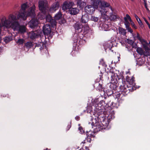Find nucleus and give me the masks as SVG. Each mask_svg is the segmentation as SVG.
I'll return each mask as SVG.
<instances>
[{
    "instance_id": "obj_1",
    "label": "nucleus",
    "mask_w": 150,
    "mask_h": 150,
    "mask_svg": "<svg viewBox=\"0 0 150 150\" xmlns=\"http://www.w3.org/2000/svg\"><path fill=\"white\" fill-rule=\"evenodd\" d=\"M20 18H16L15 14H10L7 18L4 16L0 18V34L1 31V28L4 27L7 28H11L14 31H18L19 33H23L26 32V29L25 26L20 25L18 20Z\"/></svg>"
},
{
    "instance_id": "obj_2",
    "label": "nucleus",
    "mask_w": 150,
    "mask_h": 150,
    "mask_svg": "<svg viewBox=\"0 0 150 150\" xmlns=\"http://www.w3.org/2000/svg\"><path fill=\"white\" fill-rule=\"evenodd\" d=\"M96 108V110L93 112V115L91 116V122H89L88 124H91L92 128L96 127L94 129H97V131H99L102 129L103 126H106L107 124L106 122L107 119L102 111L97 108Z\"/></svg>"
},
{
    "instance_id": "obj_3",
    "label": "nucleus",
    "mask_w": 150,
    "mask_h": 150,
    "mask_svg": "<svg viewBox=\"0 0 150 150\" xmlns=\"http://www.w3.org/2000/svg\"><path fill=\"white\" fill-rule=\"evenodd\" d=\"M127 80L128 83L127 84L124 82L120 87L121 94L124 96L127 95L130 92L136 89L134 78L133 76L131 77H128Z\"/></svg>"
},
{
    "instance_id": "obj_4",
    "label": "nucleus",
    "mask_w": 150,
    "mask_h": 150,
    "mask_svg": "<svg viewBox=\"0 0 150 150\" xmlns=\"http://www.w3.org/2000/svg\"><path fill=\"white\" fill-rule=\"evenodd\" d=\"M75 29L77 31L76 32L80 33L82 32L84 34H86L91 32V30L87 23L82 24L79 23H76L74 25Z\"/></svg>"
},
{
    "instance_id": "obj_5",
    "label": "nucleus",
    "mask_w": 150,
    "mask_h": 150,
    "mask_svg": "<svg viewBox=\"0 0 150 150\" xmlns=\"http://www.w3.org/2000/svg\"><path fill=\"white\" fill-rule=\"evenodd\" d=\"M29 6L28 4V2H25L22 4L21 5V8L18 11L17 13V14L16 15V18H25V13L27 11L26 9L29 8Z\"/></svg>"
},
{
    "instance_id": "obj_6",
    "label": "nucleus",
    "mask_w": 150,
    "mask_h": 150,
    "mask_svg": "<svg viewBox=\"0 0 150 150\" xmlns=\"http://www.w3.org/2000/svg\"><path fill=\"white\" fill-rule=\"evenodd\" d=\"M38 6L42 13L46 12L49 9L48 2L46 0H39L38 1Z\"/></svg>"
},
{
    "instance_id": "obj_7",
    "label": "nucleus",
    "mask_w": 150,
    "mask_h": 150,
    "mask_svg": "<svg viewBox=\"0 0 150 150\" xmlns=\"http://www.w3.org/2000/svg\"><path fill=\"white\" fill-rule=\"evenodd\" d=\"M100 5L99 6V10L102 13L105 14L107 12V10L105 7H110L109 4L103 0H100Z\"/></svg>"
},
{
    "instance_id": "obj_8",
    "label": "nucleus",
    "mask_w": 150,
    "mask_h": 150,
    "mask_svg": "<svg viewBox=\"0 0 150 150\" xmlns=\"http://www.w3.org/2000/svg\"><path fill=\"white\" fill-rule=\"evenodd\" d=\"M35 6L33 5L32 7L29 8L27 11L25 13V17L24 18H22V19L23 20H25L26 19L28 16H30L31 17H34L35 15Z\"/></svg>"
},
{
    "instance_id": "obj_9",
    "label": "nucleus",
    "mask_w": 150,
    "mask_h": 150,
    "mask_svg": "<svg viewBox=\"0 0 150 150\" xmlns=\"http://www.w3.org/2000/svg\"><path fill=\"white\" fill-rule=\"evenodd\" d=\"M111 12L109 13V19L111 21L115 22L117 21L119 18V16L115 13L113 12V9L111 6L110 7Z\"/></svg>"
},
{
    "instance_id": "obj_10",
    "label": "nucleus",
    "mask_w": 150,
    "mask_h": 150,
    "mask_svg": "<svg viewBox=\"0 0 150 150\" xmlns=\"http://www.w3.org/2000/svg\"><path fill=\"white\" fill-rule=\"evenodd\" d=\"M116 71L115 69H110L108 72V74L109 75H110L111 78V80H116V81L117 80L118 78L119 79L118 77V76L117 74L115 73V71Z\"/></svg>"
},
{
    "instance_id": "obj_11",
    "label": "nucleus",
    "mask_w": 150,
    "mask_h": 150,
    "mask_svg": "<svg viewBox=\"0 0 150 150\" xmlns=\"http://www.w3.org/2000/svg\"><path fill=\"white\" fill-rule=\"evenodd\" d=\"M43 31L45 35H47L50 34L51 32V29L49 24H47L43 26Z\"/></svg>"
},
{
    "instance_id": "obj_12",
    "label": "nucleus",
    "mask_w": 150,
    "mask_h": 150,
    "mask_svg": "<svg viewBox=\"0 0 150 150\" xmlns=\"http://www.w3.org/2000/svg\"><path fill=\"white\" fill-rule=\"evenodd\" d=\"M38 21L37 19H32L28 23L29 26L31 28H34L38 26Z\"/></svg>"
},
{
    "instance_id": "obj_13",
    "label": "nucleus",
    "mask_w": 150,
    "mask_h": 150,
    "mask_svg": "<svg viewBox=\"0 0 150 150\" xmlns=\"http://www.w3.org/2000/svg\"><path fill=\"white\" fill-rule=\"evenodd\" d=\"M86 135L87 136V137H86L85 139L81 142V144L86 143L88 142H91L92 139L94 138L95 137L94 136L89 134L87 132H86Z\"/></svg>"
},
{
    "instance_id": "obj_14",
    "label": "nucleus",
    "mask_w": 150,
    "mask_h": 150,
    "mask_svg": "<svg viewBox=\"0 0 150 150\" xmlns=\"http://www.w3.org/2000/svg\"><path fill=\"white\" fill-rule=\"evenodd\" d=\"M59 4L58 2L54 3L51 6L49 9L51 12H53L57 10L59 8Z\"/></svg>"
},
{
    "instance_id": "obj_15",
    "label": "nucleus",
    "mask_w": 150,
    "mask_h": 150,
    "mask_svg": "<svg viewBox=\"0 0 150 150\" xmlns=\"http://www.w3.org/2000/svg\"><path fill=\"white\" fill-rule=\"evenodd\" d=\"M100 2V0H91V4L94 9H97L99 6Z\"/></svg>"
},
{
    "instance_id": "obj_16",
    "label": "nucleus",
    "mask_w": 150,
    "mask_h": 150,
    "mask_svg": "<svg viewBox=\"0 0 150 150\" xmlns=\"http://www.w3.org/2000/svg\"><path fill=\"white\" fill-rule=\"evenodd\" d=\"M69 11L71 15H75L79 13V10L76 7L71 8H69Z\"/></svg>"
},
{
    "instance_id": "obj_17",
    "label": "nucleus",
    "mask_w": 150,
    "mask_h": 150,
    "mask_svg": "<svg viewBox=\"0 0 150 150\" xmlns=\"http://www.w3.org/2000/svg\"><path fill=\"white\" fill-rule=\"evenodd\" d=\"M45 12H44L41 13V15L42 16V19L45 18L47 22H50L52 19V18L50 15H47Z\"/></svg>"
},
{
    "instance_id": "obj_18",
    "label": "nucleus",
    "mask_w": 150,
    "mask_h": 150,
    "mask_svg": "<svg viewBox=\"0 0 150 150\" xmlns=\"http://www.w3.org/2000/svg\"><path fill=\"white\" fill-rule=\"evenodd\" d=\"M88 16L87 14H85L82 15L81 17V22L83 23L86 24L88 21Z\"/></svg>"
},
{
    "instance_id": "obj_19",
    "label": "nucleus",
    "mask_w": 150,
    "mask_h": 150,
    "mask_svg": "<svg viewBox=\"0 0 150 150\" xmlns=\"http://www.w3.org/2000/svg\"><path fill=\"white\" fill-rule=\"evenodd\" d=\"M38 35L36 34V32L33 31L30 32L28 34V37L31 39H34L37 38Z\"/></svg>"
},
{
    "instance_id": "obj_20",
    "label": "nucleus",
    "mask_w": 150,
    "mask_h": 150,
    "mask_svg": "<svg viewBox=\"0 0 150 150\" xmlns=\"http://www.w3.org/2000/svg\"><path fill=\"white\" fill-rule=\"evenodd\" d=\"M143 42H142L143 47L145 51L150 50V48L149 47L148 43L145 41L143 40Z\"/></svg>"
},
{
    "instance_id": "obj_21",
    "label": "nucleus",
    "mask_w": 150,
    "mask_h": 150,
    "mask_svg": "<svg viewBox=\"0 0 150 150\" xmlns=\"http://www.w3.org/2000/svg\"><path fill=\"white\" fill-rule=\"evenodd\" d=\"M93 86L97 90L99 91H102L103 89L102 85L98 82H96L93 85Z\"/></svg>"
},
{
    "instance_id": "obj_22",
    "label": "nucleus",
    "mask_w": 150,
    "mask_h": 150,
    "mask_svg": "<svg viewBox=\"0 0 150 150\" xmlns=\"http://www.w3.org/2000/svg\"><path fill=\"white\" fill-rule=\"evenodd\" d=\"M100 28H101L100 30H102L104 31H108V25L105 23H103L101 25H100Z\"/></svg>"
},
{
    "instance_id": "obj_23",
    "label": "nucleus",
    "mask_w": 150,
    "mask_h": 150,
    "mask_svg": "<svg viewBox=\"0 0 150 150\" xmlns=\"http://www.w3.org/2000/svg\"><path fill=\"white\" fill-rule=\"evenodd\" d=\"M70 8V7L68 2L65 1L63 3L62 6V9L63 10L65 11L68 9L69 10Z\"/></svg>"
},
{
    "instance_id": "obj_24",
    "label": "nucleus",
    "mask_w": 150,
    "mask_h": 150,
    "mask_svg": "<svg viewBox=\"0 0 150 150\" xmlns=\"http://www.w3.org/2000/svg\"><path fill=\"white\" fill-rule=\"evenodd\" d=\"M126 30L122 28H119V32L120 34L123 35H125L126 32Z\"/></svg>"
},
{
    "instance_id": "obj_25",
    "label": "nucleus",
    "mask_w": 150,
    "mask_h": 150,
    "mask_svg": "<svg viewBox=\"0 0 150 150\" xmlns=\"http://www.w3.org/2000/svg\"><path fill=\"white\" fill-rule=\"evenodd\" d=\"M137 51L139 54L141 55L144 54L145 55L144 51L142 48L140 47L137 48Z\"/></svg>"
},
{
    "instance_id": "obj_26",
    "label": "nucleus",
    "mask_w": 150,
    "mask_h": 150,
    "mask_svg": "<svg viewBox=\"0 0 150 150\" xmlns=\"http://www.w3.org/2000/svg\"><path fill=\"white\" fill-rule=\"evenodd\" d=\"M25 46L26 48L29 49L33 46V44L31 42H28L25 43Z\"/></svg>"
},
{
    "instance_id": "obj_27",
    "label": "nucleus",
    "mask_w": 150,
    "mask_h": 150,
    "mask_svg": "<svg viewBox=\"0 0 150 150\" xmlns=\"http://www.w3.org/2000/svg\"><path fill=\"white\" fill-rule=\"evenodd\" d=\"M62 14L60 12H58L54 16L55 19L57 20L60 19L62 17Z\"/></svg>"
},
{
    "instance_id": "obj_28",
    "label": "nucleus",
    "mask_w": 150,
    "mask_h": 150,
    "mask_svg": "<svg viewBox=\"0 0 150 150\" xmlns=\"http://www.w3.org/2000/svg\"><path fill=\"white\" fill-rule=\"evenodd\" d=\"M50 22L52 26L53 27H54L56 25L57 23L56 21L54 19H52Z\"/></svg>"
},
{
    "instance_id": "obj_29",
    "label": "nucleus",
    "mask_w": 150,
    "mask_h": 150,
    "mask_svg": "<svg viewBox=\"0 0 150 150\" xmlns=\"http://www.w3.org/2000/svg\"><path fill=\"white\" fill-rule=\"evenodd\" d=\"M24 42V40L23 39H19L16 41V43L19 45L22 44Z\"/></svg>"
},
{
    "instance_id": "obj_30",
    "label": "nucleus",
    "mask_w": 150,
    "mask_h": 150,
    "mask_svg": "<svg viewBox=\"0 0 150 150\" xmlns=\"http://www.w3.org/2000/svg\"><path fill=\"white\" fill-rule=\"evenodd\" d=\"M12 40V38L11 37H6L4 39V41L6 43H7L9 41H11Z\"/></svg>"
},
{
    "instance_id": "obj_31",
    "label": "nucleus",
    "mask_w": 150,
    "mask_h": 150,
    "mask_svg": "<svg viewBox=\"0 0 150 150\" xmlns=\"http://www.w3.org/2000/svg\"><path fill=\"white\" fill-rule=\"evenodd\" d=\"M92 8H93V6L91 4V5H88L85 7V10L86 11H89L90 10L89 9Z\"/></svg>"
},
{
    "instance_id": "obj_32",
    "label": "nucleus",
    "mask_w": 150,
    "mask_h": 150,
    "mask_svg": "<svg viewBox=\"0 0 150 150\" xmlns=\"http://www.w3.org/2000/svg\"><path fill=\"white\" fill-rule=\"evenodd\" d=\"M91 19L92 21H93L95 22L97 21L98 20V18L97 17H96L94 16H92L91 18Z\"/></svg>"
},
{
    "instance_id": "obj_33",
    "label": "nucleus",
    "mask_w": 150,
    "mask_h": 150,
    "mask_svg": "<svg viewBox=\"0 0 150 150\" xmlns=\"http://www.w3.org/2000/svg\"><path fill=\"white\" fill-rule=\"evenodd\" d=\"M79 130L81 134H82L84 133V130H83V128L81 127H79Z\"/></svg>"
},
{
    "instance_id": "obj_34",
    "label": "nucleus",
    "mask_w": 150,
    "mask_h": 150,
    "mask_svg": "<svg viewBox=\"0 0 150 150\" xmlns=\"http://www.w3.org/2000/svg\"><path fill=\"white\" fill-rule=\"evenodd\" d=\"M77 4L80 7H81V5L82 4V1L81 0H78L77 2Z\"/></svg>"
},
{
    "instance_id": "obj_35",
    "label": "nucleus",
    "mask_w": 150,
    "mask_h": 150,
    "mask_svg": "<svg viewBox=\"0 0 150 150\" xmlns=\"http://www.w3.org/2000/svg\"><path fill=\"white\" fill-rule=\"evenodd\" d=\"M68 3L70 7V8H72L71 7L74 5V3L72 1H71L70 2H68Z\"/></svg>"
},
{
    "instance_id": "obj_36",
    "label": "nucleus",
    "mask_w": 150,
    "mask_h": 150,
    "mask_svg": "<svg viewBox=\"0 0 150 150\" xmlns=\"http://www.w3.org/2000/svg\"><path fill=\"white\" fill-rule=\"evenodd\" d=\"M137 21L139 25L140 26L142 27L143 25V24H142V21H141V20H140V19H139L138 21Z\"/></svg>"
},
{
    "instance_id": "obj_37",
    "label": "nucleus",
    "mask_w": 150,
    "mask_h": 150,
    "mask_svg": "<svg viewBox=\"0 0 150 150\" xmlns=\"http://www.w3.org/2000/svg\"><path fill=\"white\" fill-rule=\"evenodd\" d=\"M125 26L127 29L128 28H130L129 25V23L128 22L126 21V22L125 23Z\"/></svg>"
},
{
    "instance_id": "obj_38",
    "label": "nucleus",
    "mask_w": 150,
    "mask_h": 150,
    "mask_svg": "<svg viewBox=\"0 0 150 150\" xmlns=\"http://www.w3.org/2000/svg\"><path fill=\"white\" fill-rule=\"evenodd\" d=\"M130 16H129L128 15V14H126V17H125L124 18V19H125V21H126L127 20V18L129 19H130Z\"/></svg>"
},
{
    "instance_id": "obj_39",
    "label": "nucleus",
    "mask_w": 150,
    "mask_h": 150,
    "mask_svg": "<svg viewBox=\"0 0 150 150\" xmlns=\"http://www.w3.org/2000/svg\"><path fill=\"white\" fill-rule=\"evenodd\" d=\"M127 29L129 32L131 33H132L133 31L131 28L130 27L129 28H128Z\"/></svg>"
},
{
    "instance_id": "obj_40",
    "label": "nucleus",
    "mask_w": 150,
    "mask_h": 150,
    "mask_svg": "<svg viewBox=\"0 0 150 150\" xmlns=\"http://www.w3.org/2000/svg\"><path fill=\"white\" fill-rule=\"evenodd\" d=\"M42 44V43H40V44H39V43L37 44L36 45L35 47H40V46H41V45Z\"/></svg>"
},
{
    "instance_id": "obj_41",
    "label": "nucleus",
    "mask_w": 150,
    "mask_h": 150,
    "mask_svg": "<svg viewBox=\"0 0 150 150\" xmlns=\"http://www.w3.org/2000/svg\"><path fill=\"white\" fill-rule=\"evenodd\" d=\"M134 16L135 17V18H136V20L137 21H138V19H140V18H139V17H138V16L136 15V14H134Z\"/></svg>"
},
{
    "instance_id": "obj_42",
    "label": "nucleus",
    "mask_w": 150,
    "mask_h": 150,
    "mask_svg": "<svg viewBox=\"0 0 150 150\" xmlns=\"http://www.w3.org/2000/svg\"><path fill=\"white\" fill-rule=\"evenodd\" d=\"M143 18L144 19V21H145V22H146V23L147 24V25L148 24H149V23L148 22V21L145 18Z\"/></svg>"
},
{
    "instance_id": "obj_43",
    "label": "nucleus",
    "mask_w": 150,
    "mask_h": 150,
    "mask_svg": "<svg viewBox=\"0 0 150 150\" xmlns=\"http://www.w3.org/2000/svg\"><path fill=\"white\" fill-rule=\"evenodd\" d=\"M75 119L76 120H79L80 119V117L79 116H77L75 117Z\"/></svg>"
},
{
    "instance_id": "obj_44",
    "label": "nucleus",
    "mask_w": 150,
    "mask_h": 150,
    "mask_svg": "<svg viewBox=\"0 0 150 150\" xmlns=\"http://www.w3.org/2000/svg\"><path fill=\"white\" fill-rule=\"evenodd\" d=\"M71 127V125L70 124L68 125L67 127V130H69Z\"/></svg>"
},
{
    "instance_id": "obj_45",
    "label": "nucleus",
    "mask_w": 150,
    "mask_h": 150,
    "mask_svg": "<svg viewBox=\"0 0 150 150\" xmlns=\"http://www.w3.org/2000/svg\"><path fill=\"white\" fill-rule=\"evenodd\" d=\"M132 25L133 27H134L135 29L137 28V27L133 23H132Z\"/></svg>"
},
{
    "instance_id": "obj_46",
    "label": "nucleus",
    "mask_w": 150,
    "mask_h": 150,
    "mask_svg": "<svg viewBox=\"0 0 150 150\" xmlns=\"http://www.w3.org/2000/svg\"><path fill=\"white\" fill-rule=\"evenodd\" d=\"M144 5H145V8H147V4H146V2L144 1Z\"/></svg>"
},
{
    "instance_id": "obj_47",
    "label": "nucleus",
    "mask_w": 150,
    "mask_h": 150,
    "mask_svg": "<svg viewBox=\"0 0 150 150\" xmlns=\"http://www.w3.org/2000/svg\"><path fill=\"white\" fill-rule=\"evenodd\" d=\"M79 35H77V42H78V41H80V40H79V38L78 37L79 36Z\"/></svg>"
},
{
    "instance_id": "obj_48",
    "label": "nucleus",
    "mask_w": 150,
    "mask_h": 150,
    "mask_svg": "<svg viewBox=\"0 0 150 150\" xmlns=\"http://www.w3.org/2000/svg\"><path fill=\"white\" fill-rule=\"evenodd\" d=\"M39 49L41 51L43 49V47L41 45Z\"/></svg>"
},
{
    "instance_id": "obj_49",
    "label": "nucleus",
    "mask_w": 150,
    "mask_h": 150,
    "mask_svg": "<svg viewBox=\"0 0 150 150\" xmlns=\"http://www.w3.org/2000/svg\"><path fill=\"white\" fill-rule=\"evenodd\" d=\"M102 65H103V66L104 67H106V64L105 63H102Z\"/></svg>"
},
{
    "instance_id": "obj_50",
    "label": "nucleus",
    "mask_w": 150,
    "mask_h": 150,
    "mask_svg": "<svg viewBox=\"0 0 150 150\" xmlns=\"http://www.w3.org/2000/svg\"><path fill=\"white\" fill-rule=\"evenodd\" d=\"M137 38L138 39H139V40H140V37H139V35H137Z\"/></svg>"
},
{
    "instance_id": "obj_51",
    "label": "nucleus",
    "mask_w": 150,
    "mask_h": 150,
    "mask_svg": "<svg viewBox=\"0 0 150 150\" xmlns=\"http://www.w3.org/2000/svg\"><path fill=\"white\" fill-rule=\"evenodd\" d=\"M148 27H149V28L150 29V25L149 23V24H147Z\"/></svg>"
},
{
    "instance_id": "obj_52",
    "label": "nucleus",
    "mask_w": 150,
    "mask_h": 150,
    "mask_svg": "<svg viewBox=\"0 0 150 150\" xmlns=\"http://www.w3.org/2000/svg\"><path fill=\"white\" fill-rule=\"evenodd\" d=\"M129 20L130 21V22H132V19L131 18H130V19H129Z\"/></svg>"
},
{
    "instance_id": "obj_53",
    "label": "nucleus",
    "mask_w": 150,
    "mask_h": 150,
    "mask_svg": "<svg viewBox=\"0 0 150 150\" xmlns=\"http://www.w3.org/2000/svg\"><path fill=\"white\" fill-rule=\"evenodd\" d=\"M114 117V116H112V117H111V119H113Z\"/></svg>"
},
{
    "instance_id": "obj_54",
    "label": "nucleus",
    "mask_w": 150,
    "mask_h": 150,
    "mask_svg": "<svg viewBox=\"0 0 150 150\" xmlns=\"http://www.w3.org/2000/svg\"><path fill=\"white\" fill-rule=\"evenodd\" d=\"M149 47H150V41H149Z\"/></svg>"
},
{
    "instance_id": "obj_55",
    "label": "nucleus",
    "mask_w": 150,
    "mask_h": 150,
    "mask_svg": "<svg viewBox=\"0 0 150 150\" xmlns=\"http://www.w3.org/2000/svg\"><path fill=\"white\" fill-rule=\"evenodd\" d=\"M129 71H127V72H126V73H127H127H129Z\"/></svg>"
},
{
    "instance_id": "obj_56",
    "label": "nucleus",
    "mask_w": 150,
    "mask_h": 150,
    "mask_svg": "<svg viewBox=\"0 0 150 150\" xmlns=\"http://www.w3.org/2000/svg\"><path fill=\"white\" fill-rule=\"evenodd\" d=\"M92 112L91 110L90 112Z\"/></svg>"
},
{
    "instance_id": "obj_57",
    "label": "nucleus",
    "mask_w": 150,
    "mask_h": 150,
    "mask_svg": "<svg viewBox=\"0 0 150 150\" xmlns=\"http://www.w3.org/2000/svg\"><path fill=\"white\" fill-rule=\"evenodd\" d=\"M88 112H89V111H87V112H88Z\"/></svg>"
},
{
    "instance_id": "obj_58",
    "label": "nucleus",
    "mask_w": 150,
    "mask_h": 150,
    "mask_svg": "<svg viewBox=\"0 0 150 150\" xmlns=\"http://www.w3.org/2000/svg\"><path fill=\"white\" fill-rule=\"evenodd\" d=\"M110 114L109 115V116H110Z\"/></svg>"
},
{
    "instance_id": "obj_59",
    "label": "nucleus",
    "mask_w": 150,
    "mask_h": 150,
    "mask_svg": "<svg viewBox=\"0 0 150 150\" xmlns=\"http://www.w3.org/2000/svg\"><path fill=\"white\" fill-rule=\"evenodd\" d=\"M1 47H0V50H1Z\"/></svg>"
},
{
    "instance_id": "obj_60",
    "label": "nucleus",
    "mask_w": 150,
    "mask_h": 150,
    "mask_svg": "<svg viewBox=\"0 0 150 150\" xmlns=\"http://www.w3.org/2000/svg\"><path fill=\"white\" fill-rule=\"evenodd\" d=\"M90 132H89V133H90Z\"/></svg>"
},
{
    "instance_id": "obj_61",
    "label": "nucleus",
    "mask_w": 150,
    "mask_h": 150,
    "mask_svg": "<svg viewBox=\"0 0 150 150\" xmlns=\"http://www.w3.org/2000/svg\"><path fill=\"white\" fill-rule=\"evenodd\" d=\"M47 149H46V150H47Z\"/></svg>"
}]
</instances>
